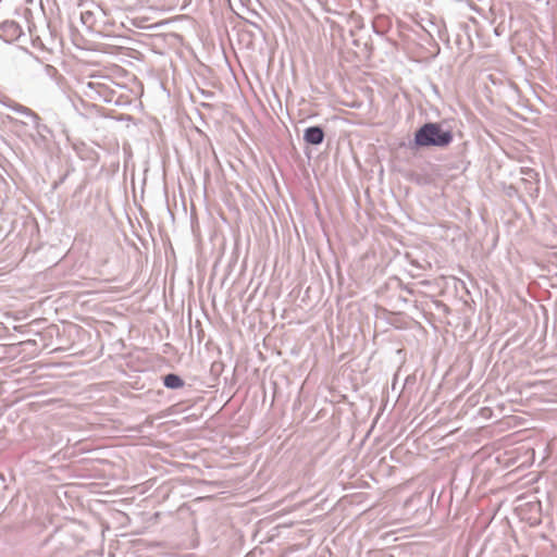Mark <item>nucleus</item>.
<instances>
[{
  "mask_svg": "<svg viewBox=\"0 0 557 557\" xmlns=\"http://www.w3.org/2000/svg\"><path fill=\"white\" fill-rule=\"evenodd\" d=\"M453 133L444 129L441 124L429 122L423 124L414 133L417 147H446L453 141Z\"/></svg>",
  "mask_w": 557,
  "mask_h": 557,
  "instance_id": "f257e3e1",
  "label": "nucleus"
},
{
  "mask_svg": "<svg viewBox=\"0 0 557 557\" xmlns=\"http://www.w3.org/2000/svg\"><path fill=\"white\" fill-rule=\"evenodd\" d=\"M42 67H44L45 74L47 76H49L50 78L54 77V75L57 74V69L52 65L46 64Z\"/></svg>",
  "mask_w": 557,
  "mask_h": 557,
  "instance_id": "423d86ee",
  "label": "nucleus"
},
{
  "mask_svg": "<svg viewBox=\"0 0 557 557\" xmlns=\"http://www.w3.org/2000/svg\"><path fill=\"white\" fill-rule=\"evenodd\" d=\"M3 103L10 111L15 112L21 116L20 120L8 116L11 123H21L26 126H32L39 136H42V133L48 131L47 125L41 123L40 116L32 109L11 99H8Z\"/></svg>",
  "mask_w": 557,
  "mask_h": 557,
  "instance_id": "f03ea898",
  "label": "nucleus"
},
{
  "mask_svg": "<svg viewBox=\"0 0 557 557\" xmlns=\"http://www.w3.org/2000/svg\"><path fill=\"white\" fill-rule=\"evenodd\" d=\"M163 384L166 388L176 389L183 387L185 383L180 375L170 373L163 377Z\"/></svg>",
  "mask_w": 557,
  "mask_h": 557,
  "instance_id": "39448f33",
  "label": "nucleus"
},
{
  "mask_svg": "<svg viewBox=\"0 0 557 557\" xmlns=\"http://www.w3.org/2000/svg\"><path fill=\"white\" fill-rule=\"evenodd\" d=\"M92 13L90 11L82 12V22L84 24L91 23Z\"/></svg>",
  "mask_w": 557,
  "mask_h": 557,
  "instance_id": "0eeeda50",
  "label": "nucleus"
},
{
  "mask_svg": "<svg viewBox=\"0 0 557 557\" xmlns=\"http://www.w3.org/2000/svg\"><path fill=\"white\" fill-rule=\"evenodd\" d=\"M304 140L310 145H320L324 140V131L321 126H310L304 132Z\"/></svg>",
  "mask_w": 557,
  "mask_h": 557,
  "instance_id": "7ed1b4c3",
  "label": "nucleus"
},
{
  "mask_svg": "<svg viewBox=\"0 0 557 557\" xmlns=\"http://www.w3.org/2000/svg\"><path fill=\"white\" fill-rule=\"evenodd\" d=\"M21 34L20 26L15 22H4L0 24V36L7 41L17 38Z\"/></svg>",
  "mask_w": 557,
  "mask_h": 557,
  "instance_id": "20e7f679",
  "label": "nucleus"
}]
</instances>
